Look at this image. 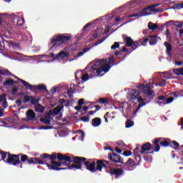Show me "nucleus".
Here are the masks:
<instances>
[{
    "mask_svg": "<svg viewBox=\"0 0 183 183\" xmlns=\"http://www.w3.org/2000/svg\"><path fill=\"white\" fill-rule=\"evenodd\" d=\"M60 161H64V168L66 169H82V164L90 172H92V161L93 159H86L85 157L75 156L74 157L68 156V154L59 155Z\"/></svg>",
    "mask_w": 183,
    "mask_h": 183,
    "instance_id": "obj_1",
    "label": "nucleus"
},
{
    "mask_svg": "<svg viewBox=\"0 0 183 183\" xmlns=\"http://www.w3.org/2000/svg\"><path fill=\"white\" fill-rule=\"evenodd\" d=\"M59 155H64V154L54 152L51 154H49L44 153L41 154L40 157L41 159H44L45 161H46L47 159L50 160L51 164L46 163L49 169H52L53 171H64L66 169V168L60 167L65 166V160H60L59 158Z\"/></svg>",
    "mask_w": 183,
    "mask_h": 183,
    "instance_id": "obj_2",
    "label": "nucleus"
},
{
    "mask_svg": "<svg viewBox=\"0 0 183 183\" xmlns=\"http://www.w3.org/2000/svg\"><path fill=\"white\" fill-rule=\"evenodd\" d=\"M28 155L20 153L19 154H9V157L6 160V164L13 165V167H19L21 169L24 168V164L26 162Z\"/></svg>",
    "mask_w": 183,
    "mask_h": 183,
    "instance_id": "obj_3",
    "label": "nucleus"
},
{
    "mask_svg": "<svg viewBox=\"0 0 183 183\" xmlns=\"http://www.w3.org/2000/svg\"><path fill=\"white\" fill-rule=\"evenodd\" d=\"M107 164L111 165L109 161H107L105 159H94L92 162V172H97V171H99V172H102V168H108Z\"/></svg>",
    "mask_w": 183,
    "mask_h": 183,
    "instance_id": "obj_4",
    "label": "nucleus"
},
{
    "mask_svg": "<svg viewBox=\"0 0 183 183\" xmlns=\"http://www.w3.org/2000/svg\"><path fill=\"white\" fill-rule=\"evenodd\" d=\"M71 39V36H65L62 34L56 35L51 41V45L55 46L56 44H65Z\"/></svg>",
    "mask_w": 183,
    "mask_h": 183,
    "instance_id": "obj_5",
    "label": "nucleus"
},
{
    "mask_svg": "<svg viewBox=\"0 0 183 183\" xmlns=\"http://www.w3.org/2000/svg\"><path fill=\"white\" fill-rule=\"evenodd\" d=\"M159 5H161V4L157 3L155 4H152L150 5L144 9H142V12H141V15L142 16H148V15H151L150 13H148V10L150 11V12H156L157 14L161 12V11H162V9H154V8H157V6H159Z\"/></svg>",
    "mask_w": 183,
    "mask_h": 183,
    "instance_id": "obj_6",
    "label": "nucleus"
},
{
    "mask_svg": "<svg viewBox=\"0 0 183 183\" xmlns=\"http://www.w3.org/2000/svg\"><path fill=\"white\" fill-rule=\"evenodd\" d=\"M124 42L126 46H127L128 48L132 46V50L131 51V52H132V51H135V49H137V48H139L140 45L139 41H134L130 36H126Z\"/></svg>",
    "mask_w": 183,
    "mask_h": 183,
    "instance_id": "obj_7",
    "label": "nucleus"
},
{
    "mask_svg": "<svg viewBox=\"0 0 183 183\" xmlns=\"http://www.w3.org/2000/svg\"><path fill=\"white\" fill-rule=\"evenodd\" d=\"M29 165H34L39 164V165H45L46 163L45 162V160H42L39 159L38 157H30L29 158L27 156V159L26 161Z\"/></svg>",
    "mask_w": 183,
    "mask_h": 183,
    "instance_id": "obj_8",
    "label": "nucleus"
},
{
    "mask_svg": "<svg viewBox=\"0 0 183 183\" xmlns=\"http://www.w3.org/2000/svg\"><path fill=\"white\" fill-rule=\"evenodd\" d=\"M109 174L110 175H112V177L115 175V178L118 179L120 177H122V175H124V169H119V168L111 167Z\"/></svg>",
    "mask_w": 183,
    "mask_h": 183,
    "instance_id": "obj_9",
    "label": "nucleus"
},
{
    "mask_svg": "<svg viewBox=\"0 0 183 183\" xmlns=\"http://www.w3.org/2000/svg\"><path fill=\"white\" fill-rule=\"evenodd\" d=\"M28 102H30L31 105H36L39 102V99L36 98L34 96H25L23 99V103L28 104Z\"/></svg>",
    "mask_w": 183,
    "mask_h": 183,
    "instance_id": "obj_10",
    "label": "nucleus"
},
{
    "mask_svg": "<svg viewBox=\"0 0 183 183\" xmlns=\"http://www.w3.org/2000/svg\"><path fill=\"white\" fill-rule=\"evenodd\" d=\"M109 159H110L112 162H115L116 164H124V160H122L121 156L117 153H109Z\"/></svg>",
    "mask_w": 183,
    "mask_h": 183,
    "instance_id": "obj_11",
    "label": "nucleus"
},
{
    "mask_svg": "<svg viewBox=\"0 0 183 183\" xmlns=\"http://www.w3.org/2000/svg\"><path fill=\"white\" fill-rule=\"evenodd\" d=\"M143 94H144V98H149V101L147 102H151L155 97V92H154V90H151L149 86L143 91Z\"/></svg>",
    "mask_w": 183,
    "mask_h": 183,
    "instance_id": "obj_12",
    "label": "nucleus"
},
{
    "mask_svg": "<svg viewBox=\"0 0 183 183\" xmlns=\"http://www.w3.org/2000/svg\"><path fill=\"white\" fill-rule=\"evenodd\" d=\"M10 76H13V78H15V79H17L18 81H19V82H21L22 85H24L26 89H28L29 91H32V85L26 81L23 80L22 79H19L18 76L12 73L11 74H10Z\"/></svg>",
    "mask_w": 183,
    "mask_h": 183,
    "instance_id": "obj_13",
    "label": "nucleus"
},
{
    "mask_svg": "<svg viewBox=\"0 0 183 183\" xmlns=\"http://www.w3.org/2000/svg\"><path fill=\"white\" fill-rule=\"evenodd\" d=\"M141 149L142 151L140 152V154L144 155L145 154H149V152H147V151H151V149H154V147H152L151 143L147 142L142 146Z\"/></svg>",
    "mask_w": 183,
    "mask_h": 183,
    "instance_id": "obj_14",
    "label": "nucleus"
},
{
    "mask_svg": "<svg viewBox=\"0 0 183 183\" xmlns=\"http://www.w3.org/2000/svg\"><path fill=\"white\" fill-rule=\"evenodd\" d=\"M161 139H162V138L159 137V138H156L152 141V144H153V149H154L155 152H159L160 149H161Z\"/></svg>",
    "mask_w": 183,
    "mask_h": 183,
    "instance_id": "obj_15",
    "label": "nucleus"
},
{
    "mask_svg": "<svg viewBox=\"0 0 183 183\" xmlns=\"http://www.w3.org/2000/svg\"><path fill=\"white\" fill-rule=\"evenodd\" d=\"M109 69H111V66H109V64H104L103 66H99L98 69L96 70V74L99 75V74L102 72L107 73L108 71H109Z\"/></svg>",
    "mask_w": 183,
    "mask_h": 183,
    "instance_id": "obj_16",
    "label": "nucleus"
},
{
    "mask_svg": "<svg viewBox=\"0 0 183 183\" xmlns=\"http://www.w3.org/2000/svg\"><path fill=\"white\" fill-rule=\"evenodd\" d=\"M26 116L27 118V121H35V118H36V114L32 109H29L26 112Z\"/></svg>",
    "mask_w": 183,
    "mask_h": 183,
    "instance_id": "obj_17",
    "label": "nucleus"
},
{
    "mask_svg": "<svg viewBox=\"0 0 183 183\" xmlns=\"http://www.w3.org/2000/svg\"><path fill=\"white\" fill-rule=\"evenodd\" d=\"M141 92L137 89H132L129 93L130 99L135 100L139 98Z\"/></svg>",
    "mask_w": 183,
    "mask_h": 183,
    "instance_id": "obj_18",
    "label": "nucleus"
},
{
    "mask_svg": "<svg viewBox=\"0 0 183 183\" xmlns=\"http://www.w3.org/2000/svg\"><path fill=\"white\" fill-rule=\"evenodd\" d=\"M10 152H5L4 150H0V157L1 158V161L6 164V161H8V158H9Z\"/></svg>",
    "mask_w": 183,
    "mask_h": 183,
    "instance_id": "obj_19",
    "label": "nucleus"
},
{
    "mask_svg": "<svg viewBox=\"0 0 183 183\" xmlns=\"http://www.w3.org/2000/svg\"><path fill=\"white\" fill-rule=\"evenodd\" d=\"M64 108V105L61 107H56L53 110H50L49 112V115H52L53 117H55V115H58L59 112H61V110Z\"/></svg>",
    "mask_w": 183,
    "mask_h": 183,
    "instance_id": "obj_20",
    "label": "nucleus"
},
{
    "mask_svg": "<svg viewBox=\"0 0 183 183\" xmlns=\"http://www.w3.org/2000/svg\"><path fill=\"white\" fill-rule=\"evenodd\" d=\"M8 94H3L0 95V102H2L3 108H8V102L6 101V97Z\"/></svg>",
    "mask_w": 183,
    "mask_h": 183,
    "instance_id": "obj_21",
    "label": "nucleus"
},
{
    "mask_svg": "<svg viewBox=\"0 0 183 183\" xmlns=\"http://www.w3.org/2000/svg\"><path fill=\"white\" fill-rule=\"evenodd\" d=\"M148 38H149V45L154 46V45H157V44L158 43V36L154 35V36H151L149 35Z\"/></svg>",
    "mask_w": 183,
    "mask_h": 183,
    "instance_id": "obj_22",
    "label": "nucleus"
},
{
    "mask_svg": "<svg viewBox=\"0 0 183 183\" xmlns=\"http://www.w3.org/2000/svg\"><path fill=\"white\" fill-rule=\"evenodd\" d=\"M102 64V60L99 59L95 61V63L92 66V69L94 74H97V70L99 68V65Z\"/></svg>",
    "mask_w": 183,
    "mask_h": 183,
    "instance_id": "obj_23",
    "label": "nucleus"
},
{
    "mask_svg": "<svg viewBox=\"0 0 183 183\" xmlns=\"http://www.w3.org/2000/svg\"><path fill=\"white\" fill-rule=\"evenodd\" d=\"M145 99L142 98V97H139L137 99V102H139V104L137 106V107L141 109V108H142V107H145V105H147V104H148V102H145Z\"/></svg>",
    "mask_w": 183,
    "mask_h": 183,
    "instance_id": "obj_24",
    "label": "nucleus"
},
{
    "mask_svg": "<svg viewBox=\"0 0 183 183\" xmlns=\"http://www.w3.org/2000/svg\"><path fill=\"white\" fill-rule=\"evenodd\" d=\"M171 145L170 141L165 138H162L160 140V147H164L167 148V147H169Z\"/></svg>",
    "mask_w": 183,
    "mask_h": 183,
    "instance_id": "obj_25",
    "label": "nucleus"
},
{
    "mask_svg": "<svg viewBox=\"0 0 183 183\" xmlns=\"http://www.w3.org/2000/svg\"><path fill=\"white\" fill-rule=\"evenodd\" d=\"M102 123V120L99 117H96L93 119L92 121V124L94 127H99V125H101Z\"/></svg>",
    "mask_w": 183,
    "mask_h": 183,
    "instance_id": "obj_26",
    "label": "nucleus"
},
{
    "mask_svg": "<svg viewBox=\"0 0 183 183\" xmlns=\"http://www.w3.org/2000/svg\"><path fill=\"white\" fill-rule=\"evenodd\" d=\"M164 46H166V48H167L166 52H167V55H168L169 56H171V51H172V46L171 44H170L169 42H168V41H165V42L164 43Z\"/></svg>",
    "mask_w": 183,
    "mask_h": 183,
    "instance_id": "obj_27",
    "label": "nucleus"
},
{
    "mask_svg": "<svg viewBox=\"0 0 183 183\" xmlns=\"http://www.w3.org/2000/svg\"><path fill=\"white\" fill-rule=\"evenodd\" d=\"M124 165H127V167H134L133 169H131L130 171H132V169H135V167H137V164L134 162V160L131 158H129L127 162L126 163L123 164Z\"/></svg>",
    "mask_w": 183,
    "mask_h": 183,
    "instance_id": "obj_28",
    "label": "nucleus"
},
{
    "mask_svg": "<svg viewBox=\"0 0 183 183\" xmlns=\"http://www.w3.org/2000/svg\"><path fill=\"white\" fill-rule=\"evenodd\" d=\"M139 152V148L138 147H136V149L134 150L133 154L134 155L135 159L138 160L137 165H139V162H141V157L138 155V153Z\"/></svg>",
    "mask_w": 183,
    "mask_h": 183,
    "instance_id": "obj_29",
    "label": "nucleus"
},
{
    "mask_svg": "<svg viewBox=\"0 0 183 183\" xmlns=\"http://www.w3.org/2000/svg\"><path fill=\"white\" fill-rule=\"evenodd\" d=\"M68 56H69V54L65 51H60L57 55H56L55 59H58L59 57L61 58V59H64V58H68Z\"/></svg>",
    "mask_w": 183,
    "mask_h": 183,
    "instance_id": "obj_30",
    "label": "nucleus"
},
{
    "mask_svg": "<svg viewBox=\"0 0 183 183\" xmlns=\"http://www.w3.org/2000/svg\"><path fill=\"white\" fill-rule=\"evenodd\" d=\"M34 88L37 89V91H46V86H45L44 84L32 86V90H31V91H34Z\"/></svg>",
    "mask_w": 183,
    "mask_h": 183,
    "instance_id": "obj_31",
    "label": "nucleus"
},
{
    "mask_svg": "<svg viewBox=\"0 0 183 183\" xmlns=\"http://www.w3.org/2000/svg\"><path fill=\"white\" fill-rule=\"evenodd\" d=\"M137 42H139V46H141L142 45L143 46H147V44H148V42H149V37H146L143 39H140L139 41H137Z\"/></svg>",
    "mask_w": 183,
    "mask_h": 183,
    "instance_id": "obj_32",
    "label": "nucleus"
},
{
    "mask_svg": "<svg viewBox=\"0 0 183 183\" xmlns=\"http://www.w3.org/2000/svg\"><path fill=\"white\" fill-rule=\"evenodd\" d=\"M169 141H170V148H172L173 149H175V148H178L179 147V143H178L175 140H171L169 139Z\"/></svg>",
    "mask_w": 183,
    "mask_h": 183,
    "instance_id": "obj_33",
    "label": "nucleus"
},
{
    "mask_svg": "<svg viewBox=\"0 0 183 183\" xmlns=\"http://www.w3.org/2000/svg\"><path fill=\"white\" fill-rule=\"evenodd\" d=\"M12 73L8 69H1L0 75H4V76H9Z\"/></svg>",
    "mask_w": 183,
    "mask_h": 183,
    "instance_id": "obj_34",
    "label": "nucleus"
},
{
    "mask_svg": "<svg viewBox=\"0 0 183 183\" xmlns=\"http://www.w3.org/2000/svg\"><path fill=\"white\" fill-rule=\"evenodd\" d=\"M148 28L150 31H155V29H158V24L149 21L148 23Z\"/></svg>",
    "mask_w": 183,
    "mask_h": 183,
    "instance_id": "obj_35",
    "label": "nucleus"
},
{
    "mask_svg": "<svg viewBox=\"0 0 183 183\" xmlns=\"http://www.w3.org/2000/svg\"><path fill=\"white\" fill-rule=\"evenodd\" d=\"M173 101H174V97H170L167 99L165 102H157V104H159V105H161L162 104H163V105H167V104H171Z\"/></svg>",
    "mask_w": 183,
    "mask_h": 183,
    "instance_id": "obj_36",
    "label": "nucleus"
},
{
    "mask_svg": "<svg viewBox=\"0 0 183 183\" xmlns=\"http://www.w3.org/2000/svg\"><path fill=\"white\" fill-rule=\"evenodd\" d=\"M35 111L36 112H40L42 114L45 111V107L41 104H37L35 107Z\"/></svg>",
    "mask_w": 183,
    "mask_h": 183,
    "instance_id": "obj_37",
    "label": "nucleus"
},
{
    "mask_svg": "<svg viewBox=\"0 0 183 183\" xmlns=\"http://www.w3.org/2000/svg\"><path fill=\"white\" fill-rule=\"evenodd\" d=\"M182 8H183V3H179L177 4L173 5L172 7H170L171 9H174V10L182 9Z\"/></svg>",
    "mask_w": 183,
    "mask_h": 183,
    "instance_id": "obj_38",
    "label": "nucleus"
},
{
    "mask_svg": "<svg viewBox=\"0 0 183 183\" xmlns=\"http://www.w3.org/2000/svg\"><path fill=\"white\" fill-rule=\"evenodd\" d=\"M11 85H14V79H8L3 83V86H9Z\"/></svg>",
    "mask_w": 183,
    "mask_h": 183,
    "instance_id": "obj_39",
    "label": "nucleus"
},
{
    "mask_svg": "<svg viewBox=\"0 0 183 183\" xmlns=\"http://www.w3.org/2000/svg\"><path fill=\"white\" fill-rule=\"evenodd\" d=\"M40 122H43V124H45L46 125H49L51 124V119L49 118H41Z\"/></svg>",
    "mask_w": 183,
    "mask_h": 183,
    "instance_id": "obj_40",
    "label": "nucleus"
},
{
    "mask_svg": "<svg viewBox=\"0 0 183 183\" xmlns=\"http://www.w3.org/2000/svg\"><path fill=\"white\" fill-rule=\"evenodd\" d=\"M90 49H91V47L84 48V49H83V51H81V52H79V53L77 54L76 57H77V58H79V56H82V55H84V54L88 52V51H89Z\"/></svg>",
    "mask_w": 183,
    "mask_h": 183,
    "instance_id": "obj_41",
    "label": "nucleus"
},
{
    "mask_svg": "<svg viewBox=\"0 0 183 183\" xmlns=\"http://www.w3.org/2000/svg\"><path fill=\"white\" fill-rule=\"evenodd\" d=\"M125 125L126 128H131V127H134V122L128 119L126 121Z\"/></svg>",
    "mask_w": 183,
    "mask_h": 183,
    "instance_id": "obj_42",
    "label": "nucleus"
},
{
    "mask_svg": "<svg viewBox=\"0 0 183 183\" xmlns=\"http://www.w3.org/2000/svg\"><path fill=\"white\" fill-rule=\"evenodd\" d=\"M18 91H19V89L18 88V86H14L11 89V95H13V97H15V95L18 94Z\"/></svg>",
    "mask_w": 183,
    "mask_h": 183,
    "instance_id": "obj_43",
    "label": "nucleus"
},
{
    "mask_svg": "<svg viewBox=\"0 0 183 183\" xmlns=\"http://www.w3.org/2000/svg\"><path fill=\"white\" fill-rule=\"evenodd\" d=\"M168 24H171V25H175V21L174 20H170L167 22H166L162 26V31H164V27L165 26H168Z\"/></svg>",
    "mask_w": 183,
    "mask_h": 183,
    "instance_id": "obj_44",
    "label": "nucleus"
},
{
    "mask_svg": "<svg viewBox=\"0 0 183 183\" xmlns=\"http://www.w3.org/2000/svg\"><path fill=\"white\" fill-rule=\"evenodd\" d=\"M97 102H99V104H108V99H107V98H100Z\"/></svg>",
    "mask_w": 183,
    "mask_h": 183,
    "instance_id": "obj_45",
    "label": "nucleus"
},
{
    "mask_svg": "<svg viewBox=\"0 0 183 183\" xmlns=\"http://www.w3.org/2000/svg\"><path fill=\"white\" fill-rule=\"evenodd\" d=\"M149 86L148 84H140L138 86L139 89L142 91H145Z\"/></svg>",
    "mask_w": 183,
    "mask_h": 183,
    "instance_id": "obj_46",
    "label": "nucleus"
},
{
    "mask_svg": "<svg viewBox=\"0 0 183 183\" xmlns=\"http://www.w3.org/2000/svg\"><path fill=\"white\" fill-rule=\"evenodd\" d=\"M24 24H25V19L23 17L17 20V25H19V26L24 25Z\"/></svg>",
    "mask_w": 183,
    "mask_h": 183,
    "instance_id": "obj_47",
    "label": "nucleus"
},
{
    "mask_svg": "<svg viewBox=\"0 0 183 183\" xmlns=\"http://www.w3.org/2000/svg\"><path fill=\"white\" fill-rule=\"evenodd\" d=\"M81 79L84 81V82H86V81L89 79V75H88V74H83Z\"/></svg>",
    "mask_w": 183,
    "mask_h": 183,
    "instance_id": "obj_48",
    "label": "nucleus"
},
{
    "mask_svg": "<svg viewBox=\"0 0 183 183\" xmlns=\"http://www.w3.org/2000/svg\"><path fill=\"white\" fill-rule=\"evenodd\" d=\"M39 129H54V126H41Z\"/></svg>",
    "mask_w": 183,
    "mask_h": 183,
    "instance_id": "obj_49",
    "label": "nucleus"
},
{
    "mask_svg": "<svg viewBox=\"0 0 183 183\" xmlns=\"http://www.w3.org/2000/svg\"><path fill=\"white\" fill-rule=\"evenodd\" d=\"M123 155L124 157H130V155H132V152L130 150L124 151L123 152Z\"/></svg>",
    "mask_w": 183,
    "mask_h": 183,
    "instance_id": "obj_50",
    "label": "nucleus"
},
{
    "mask_svg": "<svg viewBox=\"0 0 183 183\" xmlns=\"http://www.w3.org/2000/svg\"><path fill=\"white\" fill-rule=\"evenodd\" d=\"M105 39H107V37H104L102 39L98 40V41L96 42V43L93 45V46H97L99 45V44H102V42H104V41H105Z\"/></svg>",
    "mask_w": 183,
    "mask_h": 183,
    "instance_id": "obj_51",
    "label": "nucleus"
},
{
    "mask_svg": "<svg viewBox=\"0 0 183 183\" xmlns=\"http://www.w3.org/2000/svg\"><path fill=\"white\" fill-rule=\"evenodd\" d=\"M66 94L69 98L72 97V94H74V89L72 88H70L69 89L67 90Z\"/></svg>",
    "mask_w": 183,
    "mask_h": 183,
    "instance_id": "obj_52",
    "label": "nucleus"
},
{
    "mask_svg": "<svg viewBox=\"0 0 183 183\" xmlns=\"http://www.w3.org/2000/svg\"><path fill=\"white\" fill-rule=\"evenodd\" d=\"M117 48H119V42H114L111 46V49H117Z\"/></svg>",
    "mask_w": 183,
    "mask_h": 183,
    "instance_id": "obj_53",
    "label": "nucleus"
},
{
    "mask_svg": "<svg viewBox=\"0 0 183 183\" xmlns=\"http://www.w3.org/2000/svg\"><path fill=\"white\" fill-rule=\"evenodd\" d=\"M84 101H85V99H80L78 101V105H79L80 107H82V105H86V103H85Z\"/></svg>",
    "mask_w": 183,
    "mask_h": 183,
    "instance_id": "obj_54",
    "label": "nucleus"
},
{
    "mask_svg": "<svg viewBox=\"0 0 183 183\" xmlns=\"http://www.w3.org/2000/svg\"><path fill=\"white\" fill-rule=\"evenodd\" d=\"M81 119L83 121V122H89V117L85 116L81 118Z\"/></svg>",
    "mask_w": 183,
    "mask_h": 183,
    "instance_id": "obj_55",
    "label": "nucleus"
},
{
    "mask_svg": "<svg viewBox=\"0 0 183 183\" xmlns=\"http://www.w3.org/2000/svg\"><path fill=\"white\" fill-rule=\"evenodd\" d=\"M159 86H165L167 85V80L163 79L159 83Z\"/></svg>",
    "mask_w": 183,
    "mask_h": 183,
    "instance_id": "obj_56",
    "label": "nucleus"
},
{
    "mask_svg": "<svg viewBox=\"0 0 183 183\" xmlns=\"http://www.w3.org/2000/svg\"><path fill=\"white\" fill-rule=\"evenodd\" d=\"M109 29H111L109 26H106L105 29H104V31L103 32V35H105V34H108V32H109Z\"/></svg>",
    "mask_w": 183,
    "mask_h": 183,
    "instance_id": "obj_57",
    "label": "nucleus"
},
{
    "mask_svg": "<svg viewBox=\"0 0 183 183\" xmlns=\"http://www.w3.org/2000/svg\"><path fill=\"white\" fill-rule=\"evenodd\" d=\"M142 12V11L139 12V14H132L130 16H131L132 18H135V17H137V16H142V15L141 14Z\"/></svg>",
    "mask_w": 183,
    "mask_h": 183,
    "instance_id": "obj_58",
    "label": "nucleus"
},
{
    "mask_svg": "<svg viewBox=\"0 0 183 183\" xmlns=\"http://www.w3.org/2000/svg\"><path fill=\"white\" fill-rule=\"evenodd\" d=\"M157 99L159 101H165V99H167V96L162 95L160 97H158Z\"/></svg>",
    "mask_w": 183,
    "mask_h": 183,
    "instance_id": "obj_59",
    "label": "nucleus"
},
{
    "mask_svg": "<svg viewBox=\"0 0 183 183\" xmlns=\"http://www.w3.org/2000/svg\"><path fill=\"white\" fill-rule=\"evenodd\" d=\"M97 38H98V33H95L94 34H93L89 41H94V39H97Z\"/></svg>",
    "mask_w": 183,
    "mask_h": 183,
    "instance_id": "obj_60",
    "label": "nucleus"
},
{
    "mask_svg": "<svg viewBox=\"0 0 183 183\" xmlns=\"http://www.w3.org/2000/svg\"><path fill=\"white\" fill-rule=\"evenodd\" d=\"M172 97H174L175 98H178L179 97V92H174L172 93Z\"/></svg>",
    "mask_w": 183,
    "mask_h": 183,
    "instance_id": "obj_61",
    "label": "nucleus"
},
{
    "mask_svg": "<svg viewBox=\"0 0 183 183\" xmlns=\"http://www.w3.org/2000/svg\"><path fill=\"white\" fill-rule=\"evenodd\" d=\"M16 104L18 105V107H21L22 105V100L18 99L16 101Z\"/></svg>",
    "mask_w": 183,
    "mask_h": 183,
    "instance_id": "obj_62",
    "label": "nucleus"
},
{
    "mask_svg": "<svg viewBox=\"0 0 183 183\" xmlns=\"http://www.w3.org/2000/svg\"><path fill=\"white\" fill-rule=\"evenodd\" d=\"M56 89H58V87H54V88L51 89L50 90V92H51V94H53V95H54V94L56 93Z\"/></svg>",
    "mask_w": 183,
    "mask_h": 183,
    "instance_id": "obj_63",
    "label": "nucleus"
},
{
    "mask_svg": "<svg viewBox=\"0 0 183 183\" xmlns=\"http://www.w3.org/2000/svg\"><path fill=\"white\" fill-rule=\"evenodd\" d=\"M182 64H183L182 61H175V65H178L179 66H181Z\"/></svg>",
    "mask_w": 183,
    "mask_h": 183,
    "instance_id": "obj_64",
    "label": "nucleus"
}]
</instances>
